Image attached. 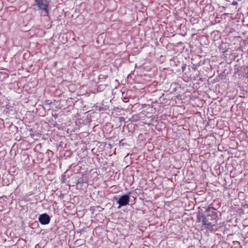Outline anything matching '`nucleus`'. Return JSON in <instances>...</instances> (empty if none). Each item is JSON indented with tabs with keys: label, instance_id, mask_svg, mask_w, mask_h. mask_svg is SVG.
Segmentation results:
<instances>
[{
	"label": "nucleus",
	"instance_id": "obj_1",
	"mask_svg": "<svg viewBox=\"0 0 248 248\" xmlns=\"http://www.w3.org/2000/svg\"><path fill=\"white\" fill-rule=\"evenodd\" d=\"M210 216L205 217L203 214H199L197 216V222H202V225L205 226L206 228L211 231L216 232L217 230V226L214 223V222L210 221Z\"/></svg>",
	"mask_w": 248,
	"mask_h": 248
},
{
	"label": "nucleus",
	"instance_id": "obj_2",
	"mask_svg": "<svg viewBox=\"0 0 248 248\" xmlns=\"http://www.w3.org/2000/svg\"><path fill=\"white\" fill-rule=\"evenodd\" d=\"M39 9L45 12V15L48 16L49 13L48 5L49 0H34Z\"/></svg>",
	"mask_w": 248,
	"mask_h": 248
},
{
	"label": "nucleus",
	"instance_id": "obj_3",
	"mask_svg": "<svg viewBox=\"0 0 248 248\" xmlns=\"http://www.w3.org/2000/svg\"><path fill=\"white\" fill-rule=\"evenodd\" d=\"M206 212V217L210 216V221L214 222V223L216 225V223L217 222V209L213 207L210 206L208 207Z\"/></svg>",
	"mask_w": 248,
	"mask_h": 248
},
{
	"label": "nucleus",
	"instance_id": "obj_4",
	"mask_svg": "<svg viewBox=\"0 0 248 248\" xmlns=\"http://www.w3.org/2000/svg\"><path fill=\"white\" fill-rule=\"evenodd\" d=\"M130 201V196L128 194H124L120 197L117 202L119 204L118 208H120L122 206L127 205Z\"/></svg>",
	"mask_w": 248,
	"mask_h": 248
},
{
	"label": "nucleus",
	"instance_id": "obj_5",
	"mask_svg": "<svg viewBox=\"0 0 248 248\" xmlns=\"http://www.w3.org/2000/svg\"><path fill=\"white\" fill-rule=\"evenodd\" d=\"M38 220L42 225H46L49 223L50 217L46 213H44L39 216Z\"/></svg>",
	"mask_w": 248,
	"mask_h": 248
},
{
	"label": "nucleus",
	"instance_id": "obj_6",
	"mask_svg": "<svg viewBox=\"0 0 248 248\" xmlns=\"http://www.w3.org/2000/svg\"><path fill=\"white\" fill-rule=\"evenodd\" d=\"M228 127L227 126H224L223 128H220L219 131H218V135L223 136L225 131L226 133H228Z\"/></svg>",
	"mask_w": 248,
	"mask_h": 248
},
{
	"label": "nucleus",
	"instance_id": "obj_7",
	"mask_svg": "<svg viewBox=\"0 0 248 248\" xmlns=\"http://www.w3.org/2000/svg\"><path fill=\"white\" fill-rule=\"evenodd\" d=\"M232 4L233 5H237V2L236 1H233L232 2Z\"/></svg>",
	"mask_w": 248,
	"mask_h": 248
},
{
	"label": "nucleus",
	"instance_id": "obj_8",
	"mask_svg": "<svg viewBox=\"0 0 248 248\" xmlns=\"http://www.w3.org/2000/svg\"><path fill=\"white\" fill-rule=\"evenodd\" d=\"M211 35H212V36L214 35L215 36H216V34H215V31H213V32H212V33H211Z\"/></svg>",
	"mask_w": 248,
	"mask_h": 248
},
{
	"label": "nucleus",
	"instance_id": "obj_9",
	"mask_svg": "<svg viewBox=\"0 0 248 248\" xmlns=\"http://www.w3.org/2000/svg\"><path fill=\"white\" fill-rule=\"evenodd\" d=\"M247 69H248V72L247 73V78L248 79V66Z\"/></svg>",
	"mask_w": 248,
	"mask_h": 248
},
{
	"label": "nucleus",
	"instance_id": "obj_10",
	"mask_svg": "<svg viewBox=\"0 0 248 248\" xmlns=\"http://www.w3.org/2000/svg\"><path fill=\"white\" fill-rule=\"evenodd\" d=\"M220 144L218 145L217 149H218V151H221V150H220Z\"/></svg>",
	"mask_w": 248,
	"mask_h": 248
},
{
	"label": "nucleus",
	"instance_id": "obj_11",
	"mask_svg": "<svg viewBox=\"0 0 248 248\" xmlns=\"http://www.w3.org/2000/svg\"><path fill=\"white\" fill-rule=\"evenodd\" d=\"M219 122H219V121H218V122H217L218 124H219Z\"/></svg>",
	"mask_w": 248,
	"mask_h": 248
},
{
	"label": "nucleus",
	"instance_id": "obj_12",
	"mask_svg": "<svg viewBox=\"0 0 248 248\" xmlns=\"http://www.w3.org/2000/svg\"><path fill=\"white\" fill-rule=\"evenodd\" d=\"M227 135H228V133H227L226 136H227Z\"/></svg>",
	"mask_w": 248,
	"mask_h": 248
},
{
	"label": "nucleus",
	"instance_id": "obj_13",
	"mask_svg": "<svg viewBox=\"0 0 248 248\" xmlns=\"http://www.w3.org/2000/svg\"><path fill=\"white\" fill-rule=\"evenodd\" d=\"M227 135H228V133H227L226 136H227Z\"/></svg>",
	"mask_w": 248,
	"mask_h": 248
}]
</instances>
